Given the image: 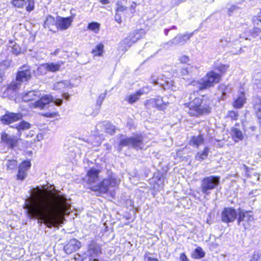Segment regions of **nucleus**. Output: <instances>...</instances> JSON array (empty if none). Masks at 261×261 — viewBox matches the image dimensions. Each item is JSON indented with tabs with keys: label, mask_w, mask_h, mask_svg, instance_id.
<instances>
[{
	"label": "nucleus",
	"mask_w": 261,
	"mask_h": 261,
	"mask_svg": "<svg viewBox=\"0 0 261 261\" xmlns=\"http://www.w3.org/2000/svg\"><path fill=\"white\" fill-rule=\"evenodd\" d=\"M114 19L117 22H118L119 24L121 23L122 22V20L120 13L115 12Z\"/></svg>",
	"instance_id": "51"
},
{
	"label": "nucleus",
	"mask_w": 261,
	"mask_h": 261,
	"mask_svg": "<svg viewBox=\"0 0 261 261\" xmlns=\"http://www.w3.org/2000/svg\"><path fill=\"white\" fill-rule=\"evenodd\" d=\"M221 79L220 74L213 71L206 73L205 76L197 81H193L192 85L196 86L200 90H204L214 86L219 82Z\"/></svg>",
	"instance_id": "5"
},
{
	"label": "nucleus",
	"mask_w": 261,
	"mask_h": 261,
	"mask_svg": "<svg viewBox=\"0 0 261 261\" xmlns=\"http://www.w3.org/2000/svg\"><path fill=\"white\" fill-rule=\"evenodd\" d=\"M189 69L187 68V66L183 67L180 69V72L182 76L188 75L189 74Z\"/></svg>",
	"instance_id": "50"
},
{
	"label": "nucleus",
	"mask_w": 261,
	"mask_h": 261,
	"mask_svg": "<svg viewBox=\"0 0 261 261\" xmlns=\"http://www.w3.org/2000/svg\"><path fill=\"white\" fill-rule=\"evenodd\" d=\"M51 102L53 105L60 106L62 104L63 100L61 99H57L54 101L53 97L49 95H46L42 96L39 100L32 103L34 108H38L41 109H45L47 105Z\"/></svg>",
	"instance_id": "9"
},
{
	"label": "nucleus",
	"mask_w": 261,
	"mask_h": 261,
	"mask_svg": "<svg viewBox=\"0 0 261 261\" xmlns=\"http://www.w3.org/2000/svg\"><path fill=\"white\" fill-rule=\"evenodd\" d=\"M99 2L103 4H108L109 3V0H99Z\"/></svg>",
	"instance_id": "64"
},
{
	"label": "nucleus",
	"mask_w": 261,
	"mask_h": 261,
	"mask_svg": "<svg viewBox=\"0 0 261 261\" xmlns=\"http://www.w3.org/2000/svg\"><path fill=\"white\" fill-rule=\"evenodd\" d=\"M145 34V32L143 29L136 30L131 33L127 38L122 40L121 43L124 45L125 48H128L138 40L143 37Z\"/></svg>",
	"instance_id": "11"
},
{
	"label": "nucleus",
	"mask_w": 261,
	"mask_h": 261,
	"mask_svg": "<svg viewBox=\"0 0 261 261\" xmlns=\"http://www.w3.org/2000/svg\"><path fill=\"white\" fill-rule=\"evenodd\" d=\"M97 127L102 128L105 132L111 135L114 134L115 131V127L108 121H103L98 124Z\"/></svg>",
	"instance_id": "23"
},
{
	"label": "nucleus",
	"mask_w": 261,
	"mask_h": 261,
	"mask_svg": "<svg viewBox=\"0 0 261 261\" xmlns=\"http://www.w3.org/2000/svg\"><path fill=\"white\" fill-rule=\"evenodd\" d=\"M37 74L38 75H45L48 71L47 66L46 63L40 65L37 69Z\"/></svg>",
	"instance_id": "38"
},
{
	"label": "nucleus",
	"mask_w": 261,
	"mask_h": 261,
	"mask_svg": "<svg viewBox=\"0 0 261 261\" xmlns=\"http://www.w3.org/2000/svg\"><path fill=\"white\" fill-rule=\"evenodd\" d=\"M205 255V252L201 247H198L195 249L192 254V257L195 259H200Z\"/></svg>",
	"instance_id": "35"
},
{
	"label": "nucleus",
	"mask_w": 261,
	"mask_h": 261,
	"mask_svg": "<svg viewBox=\"0 0 261 261\" xmlns=\"http://www.w3.org/2000/svg\"><path fill=\"white\" fill-rule=\"evenodd\" d=\"M101 254L100 246L94 241H91L88 245L87 256L89 261H98V257Z\"/></svg>",
	"instance_id": "10"
},
{
	"label": "nucleus",
	"mask_w": 261,
	"mask_h": 261,
	"mask_svg": "<svg viewBox=\"0 0 261 261\" xmlns=\"http://www.w3.org/2000/svg\"><path fill=\"white\" fill-rule=\"evenodd\" d=\"M34 200L27 206V214L30 219H36L38 222L44 223L48 227L58 225L57 215L66 213L70 204L66 196L57 194L54 198L48 196L39 187L35 189Z\"/></svg>",
	"instance_id": "1"
},
{
	"label": "nucleus",
	"mask_w": 261,
	"mask_h": 261,
	"mask_svg": "<svg viewBox=\"0 0 261 261\" xmlns=\"http://www.w3.org/2000/svg\"><path fill=\"white\" fill-rule=\"evenodd\" d=\"M211 101L206 97L200 96L188 103V114L191 116L199 117L211 112Z\"/></svg>",
	"instance_id": "3"
},
{
	"label": "nucleus",
	"mask_w": 261,
	"mask_h": 261,
	"mask_svg": "<svg viewBox=\"0 0 261 261\" xmlns=\"http://www.w3.org/2000/svg\"><path fill=\"white\" fill-rule=\"evenodd\" d=\"M186 0H176L175 2V5L176 6L179 5L180 3L186 2Z\"/></svg>",
	"instance_id": "61"
},
{
	"label": "nucleus",
	"mask_w": 261,
	"mask_h": 261,
	"mask_svg": "<svg viewBox=\"0 0 261 261\" xmlns=\"http://www.w3.org/2000/svg\"><path fill=\"white\" fill-rule=\"evenodd\" d=\"M155 98L156 102V109L159 110H165L169 104L168 101H166L165 97L157 96Z\"/></svg>",
	"instance_id": "25"
},
{
	"label": "nucleus",
	"mask_w": 261,
	"mask_h": 261,
	"mask_svg": "<svg viewBox=\"0 0 261 261\" xmlns=\"http://www.w3.org/2000/svg\"><path fill=\"white\" fill-rule=\"evenodd\" d=\"M125 146H131L137 149H142L144 146L142 142V137L139 136L121 139L119 144V151Z\"/></svg>",
	"instance_id": "7"
},
{
	"label": "nucleus",
	"mask_w": 261,
	"mask_h": 261,
	"mask_svg": "<svg viewBox=\"0 0 261 261\" xmlns=\"http://www.w3.org/2000/svg\"><path fill=\"white\" fill-rule=\"evenodd\" d=\"M238 114L237 112L233 111H230L228 112L227 117L230 118L232 120H237L238 117Z\"/></svg>",
	"instance_id": "47"
},
{
	"label": "nucleus",
	"mask_w": 261,
	"mask_h": 261,
	"mask_svg": "<svg viewBox=\"0 0 261 261\" xmlns=\"http://www.w3.org/2000/svg\"><path fill=\"white\" fill-rule=\"evenodd\" d=\"M47 66L48 71L49 72H56L60 70L62 65L64 64L63 61H58L57 63H46Z\"/></svg>",
	"instance_id": "27"
},
{
	"label": "nucleus",
	"mask_w": 261,
	"mask_h": 261,
	"mask_svg": "<svg viewBox=\"0 0 261 261\" xmlns=\"http://www.w3.org/2000/svg\"><path fill=\"white\" fill-rule=\"evenodd\" d=\"M73 86V85L69 83L68 81H62L55 84L54 88L55 89L60 90L65 87L71 88Z\"/></svg>",
	"instance_id": "33"
},
{
	"label": "nucleus",
	"mask_w": 261,
	"mask_h": 261,
	"mask_svg": "<svg viewBox=\"0 0 261 261\" xmlns=\"http://www.w3.org/2000/svg\"><path fill=\"white\" fill-rule=\"evenodd\" d=\"M17 166V161L16 160H8L7 161V169H13Z\"/></svg>",
	"instance_id": "44"
},
{
	"label": "nucleus",
	"mask_w": 261,
	"mask_h": 261,
	"mask_svg": "<svg viewBox=\"0 0 261 261\" xmlns=\"http://www.w3.org/2000/svg\"><path fill=\"white\" fill-rule=\"evenodd\" d=\"M100 23L97 22H92L88 25V29L95 33H98L100 30Z\"/></svg>",
	"instance_id": "37"
},
{
	"label": "nucleus",
	"mask_w": 261,
	"mask_h": 261,
	"mask_svg": "<svg viewBox=\"0 0 261 261\" xmlns=\"http://www.w3.org/2000/svg\"><path fill=\"white\" fill-rule=\"evenodd\" d=\"M240 168L247 178L252 177L251 173H252V171H253L252 169L249 168L245 164L241 165Z\"/></svg>",
	"instance_id": "36"
},
{
	"label": "nucleus",
	"mask_w": 261,
	"mask_h": 261,
	"mask_svg": "<svg viewBox=\"0 0 261 261\" xmlns=\"http://www.w3.org/2000/svg\"><path fill=\"white\" fill-rule=\"evenodd\" d=\"M236 9V7L235 6H232L231 8H230L228 10L229 15H230L232 11H234Z\"/></svg>",
	"instance_id": "60"
},
{
	"label": "nucleus",
	"mask_w": 261,
	"mask_h": 261,
	"mask_svg": "<svg viewBox=\"0 0 261 261\" xmlns=\"http://www.w3.org/2000/svg\"><path fill=\"white\" fill-rule=\"evenodd\" d=\"M255 108L257 109L256 116L261 120V106L257 105L255 106Z\"/></svg>",
	"instance_id": "52"
},
{
	"label": "nucleus",
	"mask_w": 261,
	"mask_h": 261,
	"mask_svg": "<svg viewBox=\"0 0 261 261\" xmlns=\"http://www.w3.org/2000/svg\"><path fill=\"white\" fill-rule=\"evenodd\" d=\"M144 259L145 261H159L157 259L149 256L147 253L144 255Z\"/></svg>",
	"instance_id": "54"
},
{
	"label": "nucleus",
	"mask_w": 261,
	"mask_h": 261,
	"mask_svg": "<svg viewBox=\"0 0 261 261\" xmlns=\"http://www.w3.org/2000/svg\"><path fill=\"white\" fill-rule=\"evenodd\" d=\"M104 45L100 43L92 49V54L94 56H101L103 52Z\"/></svg>",
	"instance_id": "32"
},
{
	"label": "nucleus",
	"mask_w": 261,
	"mask_h": 261,
	"mask_svg": "<svg viewBox=\"0 0 261 261\" xmlns=\"http://www.w3.org/2000/svg\"><path fill=\"white\" fill-rule=\"evenodd\" d=\"M228 66L221 64H216L215 65V69L217 70L221 73H224L227 70Z\"/></svg>",
	"instance_id": "42"
},
{
	"label": "nucleus",
	"mask_w": 261,
	"mask_h": 261,
	"mask_svg": "<svg viewBox=\"0 0 261 261\" xmlns=\"http://www.w3.org/2000/svg\"><path fill=\"white\" fill-rule=\"evenodd\" d=\"M2 141L5 143L9 147L13 148L17 143V140L14 136H11L4 133L1 135Z\"/></svg>",
	"instance_id": "20"
},
{
	"label": "nucleus",
	"mask_w": 261,
	"mask_h": 261,
	"mask_svg": "<svg viewBox=\"0 0 261 261\" xmlns=\"http://www.w3.org/2000/svg\"><path fill=\"white\" fill-rule=\"evenodd\" d=\"M151 81L154 85H160L164 90L171 89L172 90H174L173 82L170 79L165 78L164 80L161 77L156 79L154 75H153L151 78Z\"/></svg>",
	"instance_id": "15"
},
{
	"label": "nucleus",
	"mask_w": 261,
	"mask_h": 261,
	"mask_svg": "<svg viewBox=\"0 0 261 261\" xmlns=\"http://www.w3.org/2000/svg\"><path fill=\"white\" fill-rule=\"evenodd\" d=\"M187 68L189 69V74L188 75L192 76L196 74L197 72V68L194 66H187Z\"/></svg>",
	"instance_id": "49"
},
{
	"label": "nucleus",
	"mask_w": 261,
	"mask_h": 261,
	"mask_svg": "<svg viewBox=\"0 0 261 261\" xmlns=\"http://www.w3.org/2000/svg\"><path fill=\"white\" fill-rule=\"evenodd\" d=\"M40 97V92L38 91H30L22 94L21 98L24 101H38Z\"/></svg>",
	"instance_id": "19"
},
{
	"label": "nucleus",
	"mask_w": 261,
	"mask_h": 261,
	"mask_svg": "<svg viewBox=\"0 0 261 261\" xmlns=\"http://www.w3.org/2000/svg\"><path fill=\"white\" fill-rule=\"evenodd\" d=\"M99 172L98 169L91 168L88 171L84 178L91 190L98 191L100 193H106L110 187H115L119 184L120 180L116 178V175L114 174H111L108 178L99 182Z\"/></svg>",
	"instance_id": "2"
},
{
	"label": "nucleus",
	"mask_w": 261,
	"mask_h": 261,
	"mask_svg": "<svg viewBox=\"0 0 261 261\" xmlns=\"http://www.w3.org/2000/svg\"><path fill=\"white\" fill-rule=\"evenodd\" d=\"M44 27L51 31H53V29L56 28V19L50 15L47 16L44 22Z\"/></svg>",
	"instance_id": "24"
},
{
	"label": "nucleus",
	"mask_w": 261,
	"mask_h": 261,
	"mask_svg": "<svg viewBox=\"0 0 261 261\" xmlns=\"http://www.w3.org/2000/svg\"><path fill=\"white\" fill-rule=\"evenodd\" d=\"M80 245L81 243L79 241L72 239L64 247V250L67 254H70L79 249Z\"/></svg>",
	"instance_id": "18"
},
{
	"label": "nucleus",
	"mask_w": 261,
	"mask_h": 261,
	"mask_svg": "<svg viewBox=\"0 0 261 261\" xmlns=\"http://www.w3.org/2000/svg\"><path fill=\"white\" fill-rule=\"evenodd\" d=\"M116 6H117V8H116V12H118V13H123L124 12H125L127 8L126 7L123 6L122 3L118 1L116 3Z\"/></svg>",
	"instance_id": "43"
},
{
	"label": "nucleus",
	"mask_w": 261,
	"mask_h": 261,
	"mask_svg": "<svg viewBox=\"0 0 261 261\" xmlns=\"http://www.w3.org/2000/svg\"><path fill=\"white\" fill-rule=\"evenodd\" d=\"M179 60L181 62L186 63L189 61V59L186 56H182L180 58Z\"/></svg>",
	"instance_id": "56"
},
{
	"label": "nucleus",
	"mask_w": 261,
	"mask_h": 261,
	"mask_svg": "<svg viewBox=\"0 0 261 261\" xmlns=\"http://www.w3.org/2000/svg\"><path fill=\"white\" fill-rule=\"evenodd\" d=\"M63 96L66 100H68L70 97L68 93H64L63 94Z\"/></svg>",
	"instance_id": "63"
},
{
	"label": "nucleus",
	"mask_w": 261,
	"mask_h": 261,
	"mask_svg": "<svg viewBox=\"0 0 261 261\" xmlns=\"http://www.w3.org/2000/svg\"><path fill=\"white\" fill-rule=\"evenodd\" d=\"M258 194V192L257 190H254L250 192L249 193V196L251 197L252 196H255L256 195Z\"/></svg>",
	"instance_id": "58"
},
{
	"label": "nucleus",
	"mask_w": 261,
	"mask_h": 261,
	"mask_svg": "<svg viewBox=\"0 0 261 261\" xmlns=\"http://www.w3.org/2000/svg\"><path fill=\"white\" fill-rule=\"evenodd\" d=\"M252 212L239 209L238 224L242 225L245 229L249 228L253 223L254 218Z\"/></svg>",
	"instance_id": "8"
},
{
	"label": "nucleus",
	"mask_w": 261,
	"mask_h": 261,
	"mask_svg": "<svg viewBox=\"0 0 261 261\" xmlns=\"http://www.w3.org/2000/svg\"><path fill=\"white\" fill-rule=\"evenodd\" d=\"M32 77L31 68L28 65L20 66L16 76V81H13L8 85L4 92L5 94L10 95L17 90L20 87L22 83H27Z\"/></svg>",
	"instance_id": "4"
},
{
	"label": "nucleus",
	"mask_w": 261,
	"mask_h": 261,
	"mask_svg": "<svg viewBox=\"0 0 261 261\" xmlns=\"http://www.w3.org/2000/svg\"><path fill=\"white\" fill-rule=\"evenodd\" d=\"M164 179L163 177H160L158 179V181L156 182L158 187H156V185L154 186V189L157 190H161L163 188Z\"/></svg>",
	"instance_id": "46"
},
{
	"label": "nucleus",
	"mask_w": 261,
	"mask_h": 261,
	"mask_svg": "<svg viewBox=\"0 0 261 261\" xmlns=\"http://www.w3.org/2000/svg\"><path fill=\"white\" fill-rule=\"evenodd\" d=\"M258 36L261 37V30L258 28H254L251 30H249V34L245 33L242 37L244 38L246 40H251V38H255ZM241 38H242V36Z\"/></svg>",
	"instance_id": "21"
},
{
	"label": "nucleus",
	"mask_w": 261,
	"mask_h": 261,
	"mask_svg": "<svg viewBox=\"0 0 261 261\" xmlns=\"http://www.w3.org/2000/svg\"><path fill=\"white\" fill-rule=\"evenodd\" d=\"M31 164L29 161H24L19 166L17 177L18 179L23 180L27 175V171L30 168Z\"/></svg>",
	"instance_id": "17"
},
{
	"label": "nucleus",
	"mask_w": 261,
	"mask_h": 261,
	"mask_svg": "<svg viewBox=\"0 0 261 261\" xmlns=\"http://www.w3.org/2000/svg\"><path fill=\"white\" fill-rule=\"evenodd\" d=\"M245 100L246 98L244 93L241 92L237 99L234 101L233 107L238 109L241 108L244 105Z\"/></svg>",
	"instance_id": "28"
},
{
	"label": "nucleus",
	"mask_w": 261,
	"mask_h": 261,
	"mask_svg": "<svg viewBox=\"0 0 261 261\" xmlns=\"http://www.w3.org/2000/svg\"><path fill=\"white\" fill-rule=\"evenodd\" d=\"M136 7V4L135 3H133L131 6H130L129 9L130 10L131 13L133 14L135 12V9Z\"/></svg>",
	"instance_id": "57"
},
{
	"label": "nucleus",
	"mask_w": 261,
	"mask_h": 261,
	"mask_svg": "<svg viewBox=\"0 0 261 261\" xmlns=\"http://www.w3.org/2000/svg\"><path fill=\"white\" fill-rule=\"evenodd\" d=\"M241 50H242V48H240V49L238 50H237V51H234V50H231V52L233 54H234V55H237V54H239L241 53Z\"/></svg>",
	"instance_id": "62"
},
{
	"label": "nucleus",
	"mask_w": 261,
	"mask_h": 261,
	"mask_svg": "<svg viewBox=\"0 0 261 261\" xmlns=\"http://www.w3.org/2000/svg\"><path fill=\"white\" fill-rule=\"evenodd\" d=\"M220 181V177L218 176L211 175L204 177L201 181V192L205 195H209L211 191L219 185Z\"/></svg>",
	"instance_id": "6"
},
{
	"label": "nucleus",
	"mask_w": 261,
	"mask_h": 261,
	"mask_svg": "<svg viewBox=\"0 0 261 261\" xmlns=\"http://www.w3.org/2000/svg\"><path fill=\"white\" fill-rule=\"evenodd\" d=\"M231 135L236 142H238L243 139L242 132L237 128L233 127L231 129Z\"/></svg>",
	"instance_id": "29"
},
{
	"label": "nucleus",
	"mask_w": 261,
	"mask_h": 261,
	"mask_svg": "<svg viewBox=\"0 0 261 261\" xmlns=\"http://www.w3.org/2000/svg\"><path fill=\"white\" fill-rule=\"evenodd\" d=\"M23 115L20 113L7 112L1 117V120L3 124H10L16 121L21 120Z\"/></svg>",
	"instance_id": "14"
},
{
	"label": "nucleus",
	"mask_w": 261,
	"mask_h": 261,
	"mask_svg": "<svg viewBox=\"0 0 261 261\" xmlns=\"http://www.w3.org/2000/svg\"><path fill=\"white\" fill-rule=\"evenodd\" d=\"M251 175L252 176V178L253 180L258 181L259 179V174L256 172H254L252 173V172L251 173Z\"/></svg>",
	"instance_id": "53"
},
{
	"label": "nucleus",
	"mask_w": 261,
	"mask_h": 261,
	"mask_svg": "<svg viewBox=\"0 0 261 261\" xmlns=\"http://www.w3.org/2000/svg\"><path fill=\"white\" fill-rule=\"evenodd\" d=\"M12 5L17 8H23L26 5V1L25 0H12Z\"/></svg>",
	"instance_id": "40"
},
{
	"label": "nucleus",
	"mask_w": 261,
	"mask_h": 261,
	"mask_svg": "<svg viewBox=\"0 0 261 261\" xmlns=\"http://www.w3.org/2000/svg\"><path fill=\"white\" fill-rule=\"evenodd\" d=\"M210 149L208 147H205L202 152H198L196 155V159L198 161L204 160L207 158Z\"/></svg>",
	"instance_id": "34"
},
{
	"label": "nucleus",
	"mask_w": 261,
	"mask_h": 261,
	"mask_svg": "<svg viewBox=\"0 0 261 261\" xmlns=\"http://www.w3.org/2000/svg\"><path fill=\"white\" fill-rule=\"evenodd\" d=\"M179 261H189V260L185 253H182L180 255Z\"/></svg>",
	"instance_id": "55"
},
{
	"label": "nucleus",
	"mask_w": 261,
	"mask_h": 261,
	"mask_svg": "<svg viewBox=\"0 0 261 261\" xmlns=\"http://www.w3.org/2000/svg\"><path fill=\"white\" fill-rule=\"evenodd\" d=\"M227 42H228V41L224 39H222L220 41V43L222 44L221 45L222 46H224L226 45L227 44Z\"/></svg>",
	"instance_id": "59"
},
{
	"label": "nucleus",
	"mask_w": 261,
	"mask_h": 261,
	"mask_svg": "<svg viewBox=\"0 0 261 261\" xmlns=\"http://www.w3.org/2000/svg\"><path fill=\"white\" fill-rule=\"evenodd\" d=\"M147 92V91H146L145 89L143 88L138 90L135 94H131L127 96L126 98V100L129 103H133L139 99V97L141 95Z\"/></svg>",
	"instance_id": "22"
},
{
	"label": "nucleus",
	"mask_w": 261,
	"mask_h": 261,
	"mask_svg": "<svg viewBox=\"0 0 261 261\" xmlns=\"http://www.w3.org/2000/svg\"><path fill=\"white\" fill-rule=\"evenodd\" d=\"M203 143L204 139L201 135L193 137L190 141V144L195 146L196 147H198L200 145L203 144Z\"/></svg>",
	"instance_id": "30"
},
{
	"label": "nucleus",
	"mask_w": 261,
	"mask_h": 261,
	"mask_svg": "<svg viewBox=\"0 0 261 261\" xmlns=\"http://www.w3.org/2000/svg\"><path fill=\"white\" fill-rule=\"evenodd\" d=\"M193 33H186L183 35H178L175 38L168 41V42L163 44V46L164 48H168L166 46H172L178 44H184L189 40L193 36Z\"/></svg>",
	"instance_id": "13"
},
{
	"label": "nucleus",
	"mask_w": 261,
	"mask_h": 261,
	"mask_svg": "<svg viewBox=\"0 0 261 261\" xmlns=\"http://www.w3.org/2000/svg\"><path fill=\"white\" fill-rule=\"evenodd\" d=\"M8 49L15 55H18L21 53L19 45L12 40H10L8 44Z\"/></svg>",
	"instance_id": "26"
},
{
	"label": "nucleus",
	"mask_w": 261,
	"mask_h": 261,
	"mask_svg": "<svg viewBox=\"0 0 261 261\" xmlns=\"http://www.w3.org/2000/svg\"><path fill=\"white\" fill-rule=\"evenodd\" d=\"M106 95V93H104L102 94H101L97 98V101H96V104L97 106H99V107L101 105L103 100L105 98Z\"/></svg>",
	"instance_id": "48"
},
{
	"label": "nucleus",
	"mask_w": 261,
	"mask_h": 261,
	"mask_svg": "<svg viewBox=\"0 0 261 261\" xmlns=\"http://www.w3.org/2000/svg\"><path fill=\"white\" fill-rule=\"evenodd\" d=\"M73 21L72 17H62L57 16L56 17V28L61 31L67 30L71 25Z\"/></svg>",
	"instance_id": "16"
},
{
	"label": "nucleus",
	"mask_w": 261,
	"mask_h": 261,
	"mask_svg": "<svg viewBox=\"0 0 261 261\" xmlns=\"http://www.w3.org/2000/svg\"><path fill=\"white\" fill-rule=\"evenodd\" d=\"M13 127L16 128L18 131H23L29 129L31 127V124L26 121H22L18 124H16Z\"/></svg>",
	"instance_id": "31"
},
{
	"label": "nucleus",
	"mask_w": 261,
	"mask_h": 261,
	"mask_svg": "<svg viewBox=\"0 0 261 261\" xmlns=\"http://www.w3.org/2000/svg\"><path fill=\"white\" fill-rule=\"evenodd\" d=\"M145 106L148 109L156 108V102L155 98H150L146 100L145 102Z\"/></svg>",
	"instance_id": "39"
},
{
	"label": "nucleus",
	"mask_w": 261,
	"mask_h": 261,
	"mask_svg": "<svg viewBox=\"0 0 261 261\" xmlns=\"http://www.w3.org/2000/svg\"><path fill=\"white\" fill-rule=\"evenodd\" d=\"M237 216V212L236 210L232 207H225L223 210L221 214L222 221L228 223L233 222Z\"/></svg>",
	"instance_id": "12"
},
{
	"label": "nucleus",
	"mask_w": 261,
	"mask_h": 261,
	"mask_svg": "<svg viewBox=\"0 0 261 261\" xmlns=\"http://www.w3.org/2000/svg\"><path fill=\"white\" fill-rule=\"evenodd\" d=\"M35 0H27L26 1V11L30 12L34 10L35 8Z\"/></svg>",
	"instance_id": "41"
},
{
	"label": "nucleus",
	"mask_w": 261,
	"mask_h": 261,
	"mask_svg": "<svg viewBox=\"0 0 261 261\" xmlns=\"http://www.w3.org/2000/svg\"><path fill=\"white\" fill-rule=\"evenodd\" d=\"M261 253L259 251H254L250 256V261H259L260 259Z\"/></svg>",
	"instance_id": "45"
}]
</instances>
